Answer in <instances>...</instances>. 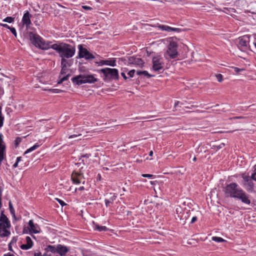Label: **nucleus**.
Wrapping results in <instances>:
<instances>
[{
	"mask_svg": "<svg viewBox=\"0 0 256 256\" xmlns=\"http://www.w3.org/2000/svg\"><path fill=\"white\" fill-rule=\"evenodd\" d=\"M28 36L32 43L36 47L42 50H48L50 48V42H46L37 34L32 32H28Z\"/></svg>",
	"mask_w": 256,
	"mask_h": 256,
	"instance_id": "f257e3e1",
	"label": "nucleus"
},
{
	"mask_svg": "<svg viewBox=\"0 0 256 256\" xmlns=\"http://www.w3.org/2000/svg\"><path fill=\"white\" fill-rule=\"evenodd\" d=\"M98 71L99 74H102L101 76L104 82H108L112 80H118L119 78L118 71L116 68H106Z\"/></svg>",
	"mask_w": 256,
	"mask_h": 256,
	"instance_id": "f03ea898",
	"label": "nucleus"
},
{
	"mask_svg": "<svg viewBox=\"0 0 256 256\" xmlns=\"http://www.w3.org/2000/svg\"><path fill=\"white\" fill-rule=\"evenodd\" d=\"M74 85L80 86L84 84H94L98 80L92 74H79L73 77L71 79Z\"/></svg>",
	"mask_w": 256,
	"mask_h": 256,
	"instance_id": "7ed1b4c3",
	"label": "nucleus"
},
{
	"mask_svg": "<svg viewBox=\"0 0 256 256\" xmlns=\"http://www.w3.org/2000/svg\"><path fill=\"white\" fill-rule=\"evenodd\" d=\"M241 189L236 183L232 182L224 188L223 192L226 196L234 198Z\"/></svg>",
	"mask_w": 256,
	"mask_h": 256,
	"instance_id": "20e7f679",
	"label": "nucleus"
},
{
	"mask_svg": "<svg viewBox=\"0 0 256 256\" xmlns=\"http://www.w3.org/2000/svg\"><path fill=\"white\" fill-rule=\"evenodd\" d=\"M75 52L74 47L69 44H64L59 55L62 58H69L74 56Z\"/></svg>",
	"mask_w": 256,
	"mask_h": 256,
	"instance_id": "39448f33",
	"label": "nucleus"
},
{
	"mask_svg": "<svg viewBox=\"0 0 256 256\" xmlns=\"http://www.w3.org/2000/svg\"><path fill=\"white\" fill-rule=\"evenodd\" d=\"M152 69L156 72L161 73L164 70V59L160 56H154L152 60Z\"/></svg>",
	"mask_w": 256,
	"mask_h": 256,
	"instance_id": "423d86ee",
	"label": "nucleus"
},
{
	"mask_svg": "<svg viewBox=\"0 0 256 256\" xmlns=\"http://www.w3.org/2000/svg\"><path fill=\"white\" fill-rule=\"evenodd\" d=\"M241 177L244 180L243 186L245 188L246 190L250 192H254V183L252 180L251 176H250L248 174L246 173H242L241 174Z\"/></svg>",
	"mask_w": 256,
	"mask_h": 256,
	"instance_id": "0eeeda50",
	"label": "nucleus"
},
{
	"mask_svg": "<svg viewBox=\"0 0 256 256\" xmlns=\"http://www.w3.org/2000/svg\"><path fill=\"white\" fill-rule=\"evenodd\" d=\"M78 52L76 56L77 58H84L88 60L95 58L92 53L89 52L86 48L83 47L82 44H78Z\"/></svg>",
	"mask_w": 256,
	"mask_h": 256,
	"instance_id": "6e6552de",
	"label": "nucleus"
},
{
	"mask_svg": "<svg viewBox=\"0 0 256 256\" xmlns=\"http://www.w3.org/2000/svg\"><path fill=\"white\" fill-rule=\"evenodd\" d=\"M177 47L178 45L176 42L174 41L170 42L168 46L166 54H164L165 58H168L166 56L168 55L170 58H175L178 54Z\"/></svg>",
	"mask_w": 256,
	"mask_h": 256,
	"instance_id": "1a4fd4ad",
	"label": "nucleus"
},
{
	"mask_svg": "<svg viewBox=\"0 0 256 256\" xmlns=\"http://www.w3.org/2000/svg\"><path fill=\"white\" fill-rule=\"evenodd\" d=\"M11 224L10 221H2L0 222V237L4 238L8 237L10 234V232L9 228H10Z\"/></svg>",
	"mask_w": 256,
	"mask_h": 256,
	"instance_id": "9d476101",
	"label": "nucleus"
},
{
	"mask_svg": "<svg viewBox=\"0 0 256 256\" xmlns=\"http://www.w3.org/2000/svg\"><path fill=\"white\" fill-rule=\"evenodd\" d=\"M238 194L234 198L235 199L240 200L242 203L246 204H250V195L247 194L242 188Z\"/></svg>",
	"mask_w": 256,
	"mask_h": 256,
	"instance_id": "9b49d317",
	"label": "nucleus"
},
{
	"mask_svg": "<svg viewBox=\"0 0 256 256\" xmlns=\"http://www.w3.org/2000/svg\"><path fill=\"white\" fill-rule=\"evenodd\" d=\"M128 64H132L139 66L140 68H142L144 64V60L142 58L134 56L128 58Z\"/></svg>",
	"mask_w": 256,
	"mask_h": 256,
	"instance_id": "f8f14e48",
	"label": "nucleus"
},
{
	"mask_svg": "<svg viewBox=\"0 0 256 256\" xmlns=\"http://www.w3.org/2000/svg\"><path fill=\"white\" fill-rule=\"evenodd\" d=\"M30 233L38 234L40 232V226L37 224H34L33 220H30L28 223Z\"/></svg>",
	"mask_w": 256,
	"mask_h": 256,
	"instance_id": "ddd939ff",
	"label": "nucleus"
},
{
	"mask_svg": "<svg viewBox=\"0 0 256 256\" xmlns=\"http://www.w3.org/2000/svg\"><path fill=\"white\" fill-rule=\"evenodd\" d=\"M71 177L74 184H79L80 183V180L84 178V175L81 172L74 171L72 172Z\"/></svg>",
	"mask_w": 256,
	"mask_h": 256,
	"instance_id": "4468645a",
	"label": "nucleus"
},
{
	"mask_svg": "<svg viewBox=\"0 0 256 256\" xmlns=\"http://www.w3.org/2000/svg\"><path fill=\"white\" fill-rule=\"evenodd\" d=\"M69 250V248L66 246L60 244H58L57 245L56 253L61 256H64Z\"/></svg>",
	"mask_w": 256,
	"mask_h": 256,
	"instance_id": "2eb2a0df",
	"label": "nucleus"
},
{
	"mask_svg": "<svg viewBox=\"0 0 256 256\" xmlns=\"http://www.w3.org/2000/svg\"><path fill=\"white\" fill-rule=\"evenodd\" d=\"M26 244H22L20 246L21 249L24 250H28L32 248L34 245L33 242L32 241L31 238L27 236L26 238Z\"/></svg>",
	"mask_w": 256,
	"mask_h": 256,
	"instance_id": "dca6fc26",
	"label": "nucleus"
},
{
	"mask_svg": "<svg viewBox=\"0 0 256 256\" xmlns=\"http://www.w3.org/2000/svg\"><path fill=\"white\" fill-rule=\"evenodd\" d=\"M176 214L178 215V217L180 218V220H184V222L185 223L186 220L188 219L190 216L189 214L190 213V210L186 211L185 214H182V216L180 215L181 213V208H176Z\"/></svg>",
	"mask_w": 256,
	"mask_h": 256,
	"instance_id": "f3484780",
	"label": "nucleus"
},
{
	"mask_svg": "<svg viewBox=\"0 0 256 256\" xmlns=\"http://www.w3.org/2000/svg\"><path fill=\"white\" fill-rule=\"evenodd\" d=\"M107 65L112 66H116V60L115 58L107 60H102L98 62V66Z\"/></svg>",
	"mask_w": 256,
	"mask_h": 256,
	"instance_id": "a211bd4d",
	"label": "nucleus"
},
{
	"mask_svg": "<svg viewBox=\"0 0 256 256\" xmlns=\"http://www.w3.org/2000/svg\"><path fill=\"white\" fill-rule=\"evenodd\" d=\"M159 28L162 30H165L168 32L172 31L179 32L180 31V29L178 28H172L166 25H160L159 26Z\"/></svg>",
	"mask_w": 256,
	"mask_h": 256,
	"instance_id": "6ab92c4d",
	"label": "nucleus"
},
{
	"mask_svg": "<svg viewBox=\"0 0 256 256\" xmlns=\"http://www.w3.org/2000/svg\"><path fill=\"white\" fill-rule=\"evenodd\" d=\"M248 44V38L246 36L239 38L238 44L241 46L246 47Z\"/></svg>",
	"mask_w": 256,
	"mask_h": 256,
	"instance_id": "aec40b11",
	"label": "nucleus"
},
{
	"mask_svg": "<svg viewBox=\"0 0 256 256\" xmlns=\"http://www.w3.org/2000/svg\"><path fill=\"white\" fill-rule=\"evenodd\" d=\"M30 18V17H22V22L23 25L26 26V28H28L31 24V21Z\"/></svg>",
	"mask_w": 256,
	"mask_h": 256,
	"instance_id": "412c9836",
	"label": "nucleus"
},
{
	"mask_svg": "<svg viewBox=\"0 0 256 256\" xmlns=\"http://www.w3.org/2000/svg\"><path fill=\"white\" fill-rule=\"evenodd\" d=\"M46 252H50L52 253L57 252V246L55 247L54 246L48 245L45 248Z\"/></svg>",
	"mask_w": 256,
	"mask_h": 256,
	"instance_id": "4be33fe9",
	"label": "nucleus"
},
{
	"mask_svg": "<svg viewBox=\"0 0 256 256\" xmlns=\"http://www.w3.org/2000/svg\"><path fill=\"white\" fill-rule=\"evenodd\" d=\"M62 47V44H53L51 46L50 45V48H52L56 50L58 53V54H60Z\"/></svg>",
	"mask_w": 256,
	"mask_h": 256,
	"instance_id": "5701e85b",
	"label": "nucleus"
},
{
	"mask_svg": "<svg viewBox=\"0 0 256 256\" xmlns=\"http://www.w3.org/2000/svg\"><path fill=\"white\" fill-rule=\"evenodd\" d=\"M116 196L114 195L110 197V199H105L104 202L106 207H108L110 204H112L114 200H116Z\"/></svg>",
	"mask_w": 256,
	"mask_h": 256,
	"instance_id": "b1692460",
	"label": "nucleus"
},
{
	"mask_svg": "<svg viewBox=\"0 0 256 256\" xmlns=\"http://www.w3.org/2000/svg\"><path fill=\"white\" fill-rule=\"evenodd\" d=\"M40 146V144H39L38 143H36L34 144L32 146L30 147V148H28L24 152V155L28 153H29L30 152H32L33 150H36Z\"/></svg>",
	"mask_w": 256,
	"mask_h": 256,
	"instance_id": "393cba45",
	"label": "nucleus"
},
{
	"mask_svg": "<svg viewBox=\"0 0 256 256\" xmlns=\"http://www.w3.org/2000/svg\"><path fill=\"white\" fill-rule=\"evenodd\" d=\"M91 156V154H86L83 155H82L80 160L82 159V161L84 164H85L86 162H87L86 160L88 159Z\"/></svg>",
	"mask_w": 256,
	"mask_h": 256,
	"instance_id": "a878e982",
	"label": "nucleus"
},
{
	"mask_svg": "<svg viewBox=\"0 0 256 256\" xmlns=\"http://www.w3.org/2000/svg\"><path fill=\"white\" fill-rule=\"evenodd\" d=\"M95 228L99 232H106L108 230V228L106 226H100L98 224L95 225Z\"/></svg>",
	"mask_w": 256,
	"mask_h": 256,
	"instance_id": "bb28decb",
	"label": "nucleus"
},
{
	"mask_svg": "<svg viewBox=\"0 0 256 256\" xmlns=\"http://www.w3.org/2000/svg\"><path fill=\"white\" fill-rule=\"evenodd\" d=\"M70 66V64H68V62L66 58H62L61 60V67L67 68V66Z\"/></svg>",
	"mask_w": 256,
	"mask_h": 256,
	"instance_id": "cd10ccee",
	"label": "nucleus"
},
{
	"mask_svg": "<svg viewBox=\"0 0 256 256\" xmlns=\"http://www.w3.org/2000/svg\"><path fill=\"white\" fill-rule=\"evenodd\" d=\"M136 74L138 76L140 75H144V76H146L148 78H150L152 76L150 74L148 73L147 71L144 70V71H138L136 72Z\"/></svg>",
	"mask_w": 256,
	"mask_h": 256,
	"instance_id": "c85d7f7f",
	"label": "nucleus"
},
{
	"mask_svg": "<svg viewBox=\"0 0 256 256\" xmlns=\"http://www.w3.org/2000/svg\"><path fill=\"white\" fill-rule=\"evenodd\" d=\"M10 221L7 216L4 214V211H1L0 214V222Z\"/></svg>",
	"mask_w": 256,
	"mask_h": 256,
	"instance_id": "c756f323",
	"label": "nucleus"
},
{
	"mask_svg": "<svg viewBox=\"0 0 256 256\" xmlns=\"http://www.w3.org/2000/svg\"><path fill=\"white\" fill-rule=\"evenodd\" d=\"M212 240L217 242H226V240H224L222 238L218 236H213L212 238Z\"/></svg>",
	"mask_w": 256,
	"mask_h": 256,
	"instance_id": "7c9ffc66",
	"label": "nucleus"
},
{
	"mask_svg": "<svg viewBox=\"0 0 256 256\" xmlns=\"http://www.w3.org/2000/svg\"><path fill=\"white\" fill-rule=\"evenodd\" d=\"M2 108L0 106V128L3 126L4 120V117L2 116Z\"/></svg>",
	"mask_w": 256,
	"mask_h": 256,
	"instance_id": "2f4dec72",
	"label": "nucleus"
},
{
	"mask_svg": "<svg viewBox=\"0 0 256 256\" xmlns=\"http://www.w3.org/2000/svg\"><path fill=\"white\" fill-rule=\"evenodd\" d=\"M48 91L54 94L60 93L63 92L62 90L58 88H51L48 90Z\"/></svg>",
	"mask_w": 256,
	"mask_h": 256,
	"instance_id": "473e14b6",
	"label": "nucleus"
},
{
	"mask_svg": "<svg viewBox=\"0 0 256 256\" xmlns=\"http://www.w3.org/2000/svg\"><path fill=\"white\" fill-rule=\"evenodd\" d=\"M14 17H6V18L3 20V22L11 23L14 22Z\"/></svg>",
	"mask_w": 256,
	"mask_h": 256,
	"instance_id": "72a5a7b5",
	"label": "nucleus"
},
{
	"mask_svg": "<svg viewBox=\"0 0 256 256\" xmlns=\"http://www.w3.org/2000/svg\"><path fill=\"white\" fill-rule=\"evenodd\" d=\"M251 178L256 182V164L254 166V170L251 175Z\"/></svg>",
	"mask_w": 256,
	"mask_h": 256,
	"instance_id": "f704fd0d",
	"label": "nucleus"
},
{
	"mask_svg": "<svg viewBox=\"0 0 256 256\" xmlns=\"http://www.w3.org/2000/svg\"><path fill=\"white\" fill-rule=\"evenodd\" d=\"M21 141H22L21 138L20 137H17L14 140L15 146L16 147L18 146L19 145V144L20 143Z\"/></svg>",
	"mask_w": 256,
	"mask_h": 256,
	"instance_id": "c9c22d12",
	"label": "nucleus"
},
{
	"mask_svg": "<svg viewBox=\"0 0 256 256\" xmlns=\"http://www.w3.org/2000/svg\"><path fill=\"white\" fill-rule=\"evenodd\" d=\"M56 200L62 206H66V204L62 200L58 198H56Z\"/></svg>",
	"mask_w": 256,
	"mask_h": 256,
	"instance_id": "e433bc0d",
	"label": "nucleus"
},
{
	"mask_svg": "<svg viewBox=\"0 0 256 256\" xmlns=\"http://www.w3.org/2000/svg\"><path fill=\"white\" fill-rule=\"evenodd\" d=\"M61 71L60 72V74H65L68 70L67 68L61 67Z\"/></svg>",
	"mask_w": 256,
	"mask_h": 256,
	"instance_id": "4c0bfd02",
	"label": "nucleus"
},
{
	"mask_svg": "<svg viewBox=\"0 0 256 256\" xmlns=\"http://www.w3.org/2000/svg\"><path fill=\"white\" fill-rule=\"evenodd\" d=\"M232 68L234 70V72L236 73H238V72H242L244 70L243 68H240L237 67H232Z\"/></svg>",
	"mask_w": 256,
	"mask_h": 256,
	"instance_id": "58836bf2",
	"label": "nucleus"
},
{
	"mask_svg": "<svg viewBox=\"0 0 256 256\" xmlns=\"http://www.w3.org/2000/svg\"><path fill=\"white\" fill-rule=\"evenodd\" d=\"M216 78H217V80H218V82H222V74H218L216 75Z\"/></svg>",
	"mask_w": 256,
	"mask_h": 256,
	"instance_id": "ea45409f",
	"label": "nucleus"
},
{
	"mask_svg": "<svg viewBox=\"0 0 256 256\" xmlns=\"http://www.w3.org/2000/svg\"><path fill=\"white\" fill-rule=\"evenodd\" d=\"M10 31L12 33L14 36L16 37V32L14 28L11 27L10 29Z\"/></svg>",
	"mask_w": 256,
	"mask_h": 256,
	"instance_id": "a19ab883",
	"label": "nucleus"
},
{
	"mask_svg": "<svg viewBox=\"0 0 256 256\" xmlns=\"http://www.w3.org/2000/svg\"><path fill=\"white\" fill-rule=\"evenodd\" d=\"M134 73H135V70H130L128 72V75L129 76V77L130 78H132L134 74Z\"/></svg>",
	"mask_w": 256,
	"mask_h": 256,
	"instance_id": "79ce46f5",
	"label": "nucleus"
},
{
	"mask_svg": "<svg viewBox=\"0 0 256 256\" xmlns=\"http://www.w3.org/2000/svg\"><path fill=\"white\" fill-rule=\"evenodd\" d=\"M10 214H12L13 218L16 220H18V219L16 218V214H15V210H10Z\"/></svg>",
	"mask_w": 256,
	"mask_h": 256,
	"instance_id": "37998d69",
	"label": "nucleus"
},
{
	"mask_svg": "<svg viewBox=\"0 0 256 256\" xmlns=\"http://www.w3.org/2000/svg\"><path fill=\"white\" fill-rule=\"evenodd\" d=\"M142 176L144 178H154V176L150 174H142Z\"/></svg>",
	"mask_w": 256,
	"mask_h": 256,
	"instance_id": "c03bdc74",
	"label": "nucleus"
},
{
	"mask_svg": "<svg viewBox=\"0 0 256 256\" xmlns=\"http://www.w3.org/2000/svg\"><path fill=\"white\" fill-rule=\"evenodd\" d=\"M17 240H18V236L13 237L12 240H11V242L10 244L16 243Z\"/></svg>",
	"mask_w": 256,
	"mask_h": 256,
	"instance_id": "a18cd8bd",
	"label": "nucleus"
},
{
	"mask_svg": "<svg viewBox=\"0 0 256 256\" xmlns=\"http://www.w3.org/2000/svg\"><path fill=\"white\" fill-rule=\"evenodd\" d=\"M70 76V74H68L66 76L62 77V80H64V81L67 80L68 79V78Z\"/></svg>",
	"mask_w": 256,
	"mask_h": 256,
	"instance_id": "49530a36",
	"label": "nucleus"
},
{
	"mask_svg": "<svg viewBox=\"0 0 256 256\" xmlns=\"http://www.w3.org/2000/svg\"><path fill=\"white\" fill-rule=\"evenodd\" d=\"M8 206H9L10 211L12 210H14L10 201L8 202Z\"/></svg>",
	"mask_w": 256,
	"mask_h": 256,
	"instance_id": "de8ad7c7",
	"label": "nucleus"
},
{
	"mask_svg": "<svg viewBox=\"0 0 256 256\" xmlns=\"http://www.w3.org/2000/svg\"><path fill=\"white\" fill-rule=\"evenodd\" d=\"M197 217L194 216H193L192 218V220H191V222L190 223L191 224H193L194 222H195L196 220H197Z\"/></svg>",
	"mask_w": 256,
	"mask_h": 256,
	"instance_id": "09e8293b",
	"label": "nucleus"
},
{
	"mask_svg": "<svg viewBox=\"0 0 256 256\" xmlns=\"http://www.w3.org/2000/svg\"><path fill=\"white\" fill-rule=\"evenodd\" d=\"M0 26H2L5 27V28H6L8 29H10L11 28L10 26H8L7 24H4L0 23Z\"/></svg>",
	"mask_w": 256,
	"mask_h": 256,
	"instance_id": "8fccbe9b",
	"label": "nucleus"
},
{
	"mask_svg": "<svg viewBox=\"0 0 256 256\" xmlns=\"http://www.w3.org/2000/svg\"><path fill=\"white\" fill-rule=\"evenodd\" d=\"M121 75L123 77V78H124V80H126L128 78L126 76V75L124 72H122Z\"/></svg>",
	"mask_w": 256,
	"mask_h": 256,
	"instance_id": "3c124183",
	"label": "nucleus"
},
{
	"mask_svg": "<svg viewBox=\"0 0 256 256\" xmlns=\"http://www.w3.org/2000/svg\"><path fill=\"white\" fill-rule=\"evenodd\" d=\"M81 134H72V135H70L68 136V138H76L78 136H80Z\"/></svg>",
	"mask_w": 256,
	"mask_h": 256,
	"instance_id": "603ef678",
	"label": "nucleus"
},
{
	"mask_svg": "<svg viewBox=\"0 0 256 256\" xmlns=\"http://www.w3.org/2000/svg\"><path fill=\"white\" fill-rule=\"evenodd\" d=\"M2 134H0V144H2L3 146H5L4 143L2 140Z\"/></svg>",
	"mask_w": 256,
	"mask_h": 256,
	"instance_id": "864d4df0",
	"label": "nucleus"
},
{
	"mask_svg": "<svg viewBox=\"0 0 256 256\" xmlns=\"http://www.w3.org/2000/svg\"><path fill=\"white\" fill-rule=\"evenodd\" d=\"M246 118V117L240 116H234V117H233L231 119H242V118Z\"/></svg>",
	"mask_w": 256,
	"mask_h": 256,
	"instance_id": "5fc2aeb1",
	"label": "nucleus"
},
{
	"mask_svg": "<svg viewBox=\"0 0 256 256\" xmlns=\"http://www.w3.org/2000/svg\"><path fill=\"white\" fill-rule=\"evenodd\" d=\"M82 8L84 9V10H92V8L90 7V6H82Z\"/></svg>",
	"mask_w": 256,
	"mask_h": 256,
	"instance_id": "6e6d98bb",
	"label": "nucleus"
},
{
	"mask_svg": "<svg viewBox=\"0 0 256 256\" xmlns=\"http://www.w3.org/2000/svg\"><path fill=\"white\" fill-rule=\"evenodd\" d=\"M34 256H42L41 254V252H35L34 254Z\"/></svg>",
	"mask_w": 256,
	"mask_h": 256,
	"instance_id": "4d7b16f0",
	"label": "nucleus"
},
{
	"mask_svg": "<svg viewBox=\"0 0 256 256\" xmlns=\"http://www.w3.org/2000/svg\"><path fill=\"white\" fill-rule=\"evenodd\" d=\"M22 160V158L21 156L18 157L16 158L17 163H18Z\"/></svg>",
	"mask_w": 256,
	"mask_h": 256,
	"instance_id": "13d9d810",
	"label": "nucleus"
},
{
	"mask_svg": "<svg viewBox=\"0 0 256 256\" xmlns=\"http://www.w3.org/2000/svg\"><path fill=\"white\" fill-rule=\"evenodd\" d=\"M4 256H14L13 254H12L10 252L4 255Z\"/></svg>",
	"mask_w": 256,
	"mask_h": 256,
	"instance_id": "bf43d9fd",
	"label": "nucleus"
},
{
	"mask_svg": "<svg viewBox=\"0 0 256 256\" xmlns=\"http://www.w3.org/2000/svg\"><path fill=\"white\" fill-rule=\"evenodd\" d=\"M64 82V80H62V78H60V80L58 81V84H60Z\"/></svg>",
	"mask_w": 256,
	"mask_h": 256,
	"instance_id": "052dcab7",
	"label": "nucleus"
},
{
	"mask_svg": "<svg viewBox=\"0 0 256 256\" xmlns=\"http://www.w3.org/2000/svg\"><path fill=\"white\" fill-rule=\"evenodd\" d=\"M64 82V80H62V78H60V80L58 81V84H60Z\"/></svg>",
	"mask_w": 256,
	"mask_h": 256,
	"instance_id": "680f3d73",
	"label": "nucleus"
},
{
	"mask_svg": "<svg viewBox=\"0 0 256 256\" xmlns=\"http://www.w3.org/2000/svg\"><path fill=\"white\" fill-rule=\"evenodd\" d=\"M18 163H17V161H16V162L13 165V167L14 168H16L18 166Z\"/></svg>",
	"mask_w": 256,
	"mask_h": 256,
	"instance_id": "e2e57ef3",
	"label": "nucleus"
},
{
	"mask_svg": "<svg viewBox=\"0 0 256 256\" xmlns=\"http://www.w3.org/2000/svg\"><path fill=\"white\" fill-rule=\"evenodd\" d=\"M180 103V102L179 101H176L174 103V107H176Z\"/></svg>",
	"mask_w": 256,
	"mask_h": 256,
	"instance_id": "0e129e2a",
	"label": "nucleus"
},
{
	"mask_svg": "<svg viewBox=\"0 0 256 256\" xmlns=\"http://www.w3.org/2000/svg\"><path fill=\"white\" fill-rule=\"evenodd\" d=\"M84 190V187L83 186H80V188H78V190Z\"/></svg>",
	"mask_w": 256,
	"mask_h": 256,
	"instance_id": "69168bd1",
	"label": "nucleus"
},
{
	"mask_svg": "<svg viewBox=\"0 0 256 256\" xmlns=\"http://www.w3.org/2000/svg\"><path fill=\"white\" fill-rule=\"evenodd\" d=\"M23 16H29V12H26L24 14Z\"/></svg>",
	"mask_w": 256,
	"mask_h": 256,
	"instance_id": "338daca9",
	"label": "nucleus"
},
{
	"mask_svg": "<svg viewBox=\"0 0 256 256\" xmlns=\"http://www.w3.org/2000/svg\"><path fill=\"white\" fill-rule=\"evenodd\" d=\"M8 250L10 251H12V246H10V244H8Z\"/></svg>",
	"mask_w": 256,
	"mask_h": 256,
	"instance_id": "774afa93",
	"label": "nucleus"
}]
</instances>
